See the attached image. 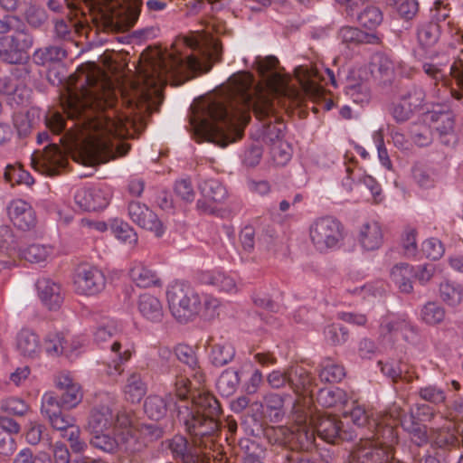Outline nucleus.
<instances>
[{
    "label": "nucleus",
    "instance_id": "f257e3e1",
    "mask_svg": "<svg viewBox=\"0 0 463 463\" xmlns=\"http://www.w3.org/2000/svg\"><path fill=\"white\" fill-rule=\"evenodd\" d=\"M250 110L260 123L262 142L271 146L282 141L284 124L273 99L247 71L232 75L220 93L203 102L191 125L200 139L224 147L242 137Z\"/></svg>",
    "mask_w": 463,
    "mask_h": 463
},
{
    "label": "nucleus",
    "instance_id": "f03ea898",
    "mask_svg": "<svg viewBox=\"0 0 463 463\" xmlns=\"http://www.w3.org/2000/svg\"><path fill=\"white\" fill-rule=\"evenodd\" d=\"M90 85L69 101L66 110L72 122L66 136L60 137L72 158L83 165H96L128 154L130 145L122 137L128 134L129 118L118 108V93L109 82H99L85 75Z\"/></svg>",
    "mask_w": 463,
    "mask_h": 463
},
{
    "label": "nucleus",
    "instance_id": "7ed1b4c3",
    "mask_svg": "<svg viewBox=\"0 0 463 463\" xmlns=\"http://www.w3.org/2000/svg\"><path fill=\"white\" fill-rule=\"evenodd\" d=\"M171 372L178 401L171 393L165 397L149 395L144 402L145 413L151 420H159L175 405L176 419L189 435L213 439V435L218 430L217 418L222 412L219 401L209 392L193 391L192 382L178 368H172Z\"/></svg>",
    "mask_w": 463,
    "mask_h": 463
},
{
    "label": "nucleus",
    "instance_id": "20e7f679",
    "mask_svg": "<svg viewBox=\"0 0 463 463\" xmlns=\"http://www.w3.org/2000/svg\"><path fill=\"white\" fill-rule=\"evenodd\" d=\"M183 43L191 50V53L182 54L175 51L158 55L140 72L138 84L135 88V98L129 102L142 103L148 109L154 95L160 87L167 83V75H178L187 72H207L214 62L220 61L222 47L216 40L204 41L198 33H193L183 40Z\"/></svg>",
    "mask_w": 463,
    "mask_h": 463
},
{
    "label": "nucleus",
    "instance_id": "39448f33",
    "mask_svg": "<svg viewBox=\"0 0 463 463\" xmlns=\"http://www.w3.org/2000/svg\"><path fill=\"white\" fill-rule=\"evenodd\" d=\"M53 392H46L42 399L41 411L50 425L61 432V437L70 442L75 453H81L87 449V443L80 439V430L76 425L75 418L63 411Z\"/></svg>",
    "mask_w": 463,
    "mask_h": 463
},
{
    "label": "nucleus",
    "instance_id": "423d86ee",
    "mask_svg": "<svg viewBox=\"0 0 463 463\" xmlns=\"http://www.w3.org/2000/svg\"><path fill=\"white\" fill-rule=\"evenodd\" d=\"M166 296L172 315L181 323L188 322L201 312V297L187 285H172Z\"/></svg>",
    "mask_w": 463,
    "mask_h": 463
},
{
    "label": "nucleus",
    "instance_id": "0eeeda50",
    "mask_svg": "<svg viewBox=\"0 0 463 463\" xmlns=\"http://www.w3.org/2000/svg\"><path fill=\"white\" fill-rule=\"evenodd\" d=\"M309 238L319 252L338 249L345 239V227L337 219L325 216L316 219L309 227Z\"/></svg>",
    "mask_w": 463,
    "mask_h": 463
},
{
    "label": "nucleus",
    "instance_id": "6e6552de",
    "mask_svg": "<svg viewBox=\"0 0 463 463\" xmlns=\"http://www.w3.org/2000/svg\"><path fill=\"white\" fill-rule=\"evenodd\" d=\"M218 430L213 439L206 437H194V443H191L185 437L175 435L165 441L166 448L170 450L173 458L182 463H208L201 455L196 446L211 448L213 445L216 437L220 431L219 417L217 418ZM192 437V435H190Z\"/></svg>",
    "mask_w": 463,
    "mask_h": 463
},
{
    "label": "nucleus",
    "instance_id": "1a4fd4ad",
    "mask_svg": "<svg viewBox=\"0 0 463 463\" xmlns=\"http://www.w3.org/2000/svg\"><path fill=\"white\" fill-rule=\"evenodd\" d=\"M392 444L383 438L364 437L350 452L347 463H387L392 458Z\"/></svg>",
    "mask_w": 463,
    "mask_h": 463
},
{
    "label": "nucleus",
    "instance_id": "9d476101",
    "mask_svg": "<svg viewBox=\"0 0 463 463\" xmlns=\"http://www.w3.org/2000/svg\"><path fill=\"white\" fill-rule=\"evenodd\" d=\"M130 423L126 413L114 412L108 404H98L90 411L87 429L90 432L112 431L116 434L120 430H127Z\"/></svg>",
    "mask_w": 463,
    "mask_h": 463
},
{
    "label": "nucleus",
    "instance_id": "9b49d317",
    "mask_svg": "<svg viewBox=\"0 0 463 463\" xmlns=\"http://www.w3.org/2000/svg\"><path fill=\"white\" fill-rule=\"evenodd\" d=\"M33 43L34 38L28 28L0 36V60L8 64L22 63L28 59V51Z\"/></svg>",
    "mask_w": 463,
    "mask_h": 463
},
{
    "label": "nucleus",
    "instance_id": "f8f14e48",
    "mask_svg": "<svg viewBox=\"0 0 463 463\" xmlns=\"http://www.w3.org/2000/svg\"><path fill=\"white\" fill-rule=\"evenodd\" d=\"M73 285L78 294L95 296L105 288L106 277L97 267L81 264L75 269Z\"/></svg>",
    "mask_w": 463,
    "mask_h": 463
},
{
    "label": "nucleus",
    "instance_id": "ddd939ff",
    "mask_svg": "<svg viewBox=\"0 0 463 463\" xmlns=\"http://www.w3.org/2000/svg\"><path fill=\"white\" fill-rule=\"evenodd\" d=\"M315 431L327 443L335 444L342 440H352L356 434L345 430L341 420L335 415H320L315 423Z\"/></svg>",
    "mask_w": 463,
    "mask_h": 463
},
{
    "label": "nucleus",
    "instance_id": "4468645a",
    "mask_svg": "<svg viewBox=\"0 0 463 463\" xmlns=\"http://www.w3.org/2000/svg\"><path fill=\"white\" fill-rule=\"evenodd\" d=\"M92 437L90 439V445L106 453H115L125 446L126 451H133L134 449L130 443H135L136 439L129 434L128 430H120L116 434L112 431L90 432Z\"/></svg>",
    "mask_w": 463,
    "mask_h": 463
},
{
    "label": "nucleus",
    "instance_id": "2eb2a0df",
    "mask_svg": "<svg viewBox=\"0 0 463 463\" xmlns=\"http://www.w3.org/2000/svg\"><path fill=\"white\" fill-rule=\"evenodd\" d=\"M128 211L131 221L142 229L153 232L158 238L165 233L163 222L146 204L132 201L128 203Z\"/></svg>",
    "mask_w": 463,
    "mask_h": 463
},
{
    "label": "nucleus",
    "instance_id": "dca6fc26",
    "mask_svg": "<svg viewBox=\"0 0 463 463\" xmlns=\"http://www.w3.org/2000/svg\"><path fill=\"white\" fill-rule=\"evenodd\" d=\"M424 120L430 122V128L436 131L443 145L449 146L457 142L454 116L450 111L428 112Z\"/></svg>",
    "mask_w": 463,
    "mask_h": 463
},
{
    "label": "nucleus",
    "instance_id": "f3484780",
    "mask_svg": "<svg viewBox=\"0 0 463 463\" xmlns=\"http://www.w3.org/2000/svg\"><path fill=\"white\" fill-rule=\"evenodd\" d=\"M59 394L55 395L60 406L65 409L76 407L82 400V392L79 383H75L69 373H60L55 378Z\"/></svg>",
    "mask_w": 463,
    "mask_h": 463
},
{
    "label": "nucleus",
    "instance_id": "a211bd4d",
    "mask_svg": "<svg viewBox=\"0 0 463 463\" xmlns=\"http://www.w3.org/2000/svg\"><path fill=\"white\" fill-rule=\"evenodd\" d=\"M13 224L22 231H31L36 226V215L33 207L24 200H13L7 207Z\"/></svg>",
    "mask_w": 463,
    "mask_h": 463
},
{
    "label": "nucleus",
    "instance_id": "6ab92c4d",
    "mask_svg": "<svg viewBox=\"0 0 463 463\" xmlns=\"http://www.w3.org/2000/svg\"><path fill=\"white\" fill-rule=\"evenodd\" d=\"M404 415V410L397 403H392L388 412L378 414L381 421L380 437L385 441L395 443L398 438L396 428L399 425L402 427V423L408 424L403 419Z\"/></svg>",
    "mask_w": 463,
    "mask_h": 463
},
{
    "label": "nucleus",
    "instance_id": "aec40b11",
    "mask_svg": "<svg viewBox=\"0 0 463 463\" xmlns=\"http://www.w3.org/2000/svg\"><path fill=\"white\" fill-rule=\"evenodd\" d=\"M316 431L307 424L289 427L287 448L296 451H310L316 448Z\"/></svg>",
    "mask_w": 463,
    "mask_h": 463
},
{
    "label": "nucleus",
    "instance_id": "412c9836",
    "mask_svg": "<svg viewBox=\"0 0 463 463\" xmlns=\"http://www.w3.org/2000/svg\"><path fill=\"white\" fill-rule=\"evenodd\" d=\"M75 203L82 211H99L109 203V194L99 188H80L74 195Z\"/></svg>",
    "mask_w": 463,
    "mask_h": 463
},
{
    "label": "nucleus",
    "instance_id": "4be33fe9",
    "mask_svg": "<svg viewBox=\"0 0 463 463\" xmlns=\"http://www.w3.org/2000/svg\"><path fill=\"white\" fill-rule=\"evenodd\" d=\"M78 341L70 340L68 335L61 332H50L44 338L43 347L51 356L65 354L69 356L80 347Z\"/></svg>",
    "mask_w": 463,
    "mask_h": 463
},
{
    "label": "nucleus",
    "instance_id": "5701e85b",
    "mask_svg": "<svg viewBox=\"0 0 463 463\" xmlns=\"http://www.w3.org/2000/svg\"><path fill=\"white\" fill-rule=\"evenodd\" d=\"M36 288L39 298L49 309L60 307L63 300L60 284L48 278H42L37 280Z\"/></svg>",
    "mask_w": 463,
    "mask_h": 463
},
{
    "label": "nucleus",
    "instance_id": "b1692460",
    "mask_svg": "<svg viewBox=\"0 0 463 463\" xmlns=\"http://www.w3.org/2000/svg\"><path fill=\"white\" fill-rule=\"evenodd\" d=\"M350 418L353 423L358 428L366 429L368 433H364V437H376L380 439V418L378 414L370 415L364 408L360 406L354 407L350 411Z\"/></svg>",
    "mask_w": 463,
    "mask_h": 463
},
{
    "label": "nucleus",
    "instance_id": "393cba45",
    "mask_svg": "<svg viewBox=\"0 0 463 463\" xmlns=\"http://www.w3.org/2000/svg\"><path fill=\"white\" fill-rule=\"evenodd\" d=\"M288 385L298 394L308 393L314 396L313 377L302 366H292L288 369Z\"/></svg>",
    "mask_w": 463,
    "mask_h": 463
},
{
    "label": "nucleus",
    "instance_id": "a878e982",
    "mask_svg": "<svg viewBox=\"0 0 463 463\" xmlns=\"http://www.w3.org/2000/svg\"><path fill=\"white\" fill-rule=\"evenodd\" d=\"M358 241L365 250H378L383 242V232L376 222L364 223L360 229Z\"/></svg>",
    "mask_w": 463,
    "mask_h": 463
},
{
    "label": "nucleus",
    "instance_id": "bb28decb",
    "mask_svg": "<svg viewBox=\"0 0 463 463\" xmlns=\"http://www.w3.org/2000/svg\"><path fill=\"white\" fill-rule=\"evenodd\" d=\"M16 349L24 357H38L42 350L39 336L31 330H21L16 336Z\"/></svg>",
    "mask_w": 463,
    "mask_h": 463
},
{
    "label": "nucleus",
    "instance_id": "cd10ccee",
    "mask_svg": "<svg viewBox=\"0 0 463 463\" xmlns=\"http://www.w3.org/2000/svg\"><path fill=\"white\" fill-rule=\"evenodd\" d=\"M175 354L181 363L186 364L194 372L193 376L194 380L198 383V387H192V390L200 391L199 387L204 382V374L198 366L196 354L193 347L187 345H178L175 348Z\"/></svg>",
    "mask_w": 463,
    "mask_h": 463
},
{
    "label": "nucleus",
    "instance_id": "c85d7f7f",
    "mask_svg": "<svg viewBox=\"0 0 463 463\" xmlns=\"http://www.w3.org/2000/svg\"><path fill=\"white\" fill-rule=\"evenodd\" d=\"M378 365L382 373L390 377L393 383L404 381L410 383H412L414 379H418V375L415 374L412 367L407 364L399 363L398 364H394L392 362L383 363V361H379Z\"/></svg>",
    "mask_w": 463,
    "mask_h": 463
},
{
    "label": "nucleus",
    "instance_id": "c756f323",
    "mask_svg": "<svg viewBox=\"0 0 463 463\" xmlns=\"http://www.w3.org/2000/svg\"><path fill=\"white\" fill-rule=\"evenodd\" d=\"M339 39L348 45L376 44L380 42L374 33H365L356 27L345 26L338 33Z\"/></svg>",
    "mask_w": 463,
    "mask_h": 463
},
{
    "label": "nucleus",
    "instance_id": "7c9ffc66",
    "mask_svg": "<svg viewBox=\"0 0 463 463\" xmlns=\"http://www.w3.org/2000/svg\"><path fill=\"white\" fill-rule=\"evenodd\" d=\"M38 163L49 175H53L65 165V157L61 148L54 143L47 146L41 154Z\"/></svg>",
    "mask_w": 463,
    "mask_h": 463
},
{
    "label": "nucleus",
    "instance_id": "2f4dec72",
    "mask_svg": "<svg viewBox=\"0 0 463 463\" xmlns=\"http://www.w3.org/2000/svg\"><path fill=\"white\" fill-rule=\"evenodd\" d=\"M137 307L143 317L151 322H159L163 317L160 300L150 294H143L139 297Z\"/></svg>",
    "mask_w": 463,
    "mask_h": 463
},
{
    "label": "nucleus",
    "instance_id": "473e14b6",
    "mask_svg": "<svg viewBox=\"0 0 463 463\" xmlns=\"http://www.w3.org/2000/svg\"><path fill=\"white\" fill-rule=\"evenodd\" d=\"M201 279L204 284L212 285L220 291L236 292L237 290L236 279L222 271L213 270L204 272Z\"/></svg>",
    "mask_w": 463,
    "mask_h": 463
},
{
    "label": "nucleus",
    "instance_id": "72a5a7b5",
    "mask_svg": "<svg viewBox=\"0 0 463 463\" xmlns=\"http://www.w3.org/2000/svg\"><path fill=\"white\" fill-rule=\"evenodd\" d=\"M413 267L407 263L395 265L391 270V279L398 287L401 292L411 293L412 291Z\"/></svg>",
    "mask_w": 463,
    "mask_h": 463
},
{
    "label": "nucleus",
    "instance_id": "f704fd0d",
    "mask_svg": "<svg viewBox=\"0 0 463 463\" xmlns=\"http://www.w3.org/2000/svg\"><path fill=\"white\" fill-rule=\"evenodd\" d=\"M370 70L374 78L383 81H388L393 76L394 64L387 55L376 53L372 59Z\"/></svg>",
    "mask_w": 463,
    "mask_h": 463
},
{
    "label": "nucleus",
    "instance_id": "c9c22d12",
    "mask_svg": "<svg viewBox=\"0 0 463 463\" xmlns=\"http://www.w3.org/2000/svg\"><path fill=\"white\" fill-rule=\"evenodd\" d=\"M440 36V26L434 21L420 24L417 29V39L423 49L433 47Z\"/></svg>",
    "mask_w": 463,
    "mask_h": 463
},
{
    "label": "nucleus",
    "instance_id": "e433bc0d",
    "mask_svg": "<svg viewBox=\"0 0 463 463\" xmlns=\"http://www.w3.org/2000/svg\"><path fill=\"white\" fill-rule=\"evenodd\" d=\"M278 65L279 60L275 56H268L258 61V71L260 74L272 88L283 83L281 76L276 71Z\"/></svg>",
    "mask_w": 463,
    "mask_h": 463
},
{
    "label": "nucleus",
    "instance_id": "4c0bfd02",
    "mask_svg": "<svg viewBox=\"0 0 463 463\" xmlns=\"http://www.w3.org/2000/svg\"><path fill=\"white\" fill-rule=\"evenodd\" d=\"M198 186L202 195L208 201L221 203L227 198L226 188L219 180L204 179Z\"/></svg>",
    "mask_w": 463,
    "mask_h": 463
},
{
    "label": "nucleus",
    "instance_id": "58836bf2",
    "mask_svg": "<svg viewBox=\"0 0 463 463\" xmlns=\"http://www.w3.org/2000/svg\"><path fill=\"white\" fill-rule=\"evenodd\" d=\"M316 397L317 402L326 408L345 404L348 400L346 392L338 387L321 388L317 391Z\"/></svg>",
    "mask_w": 463,
    "mask_h": 463
},
{
    "label": "nucleus",
    "instance_id": "ea45409f",
    "mask_svg": "<svg viewBox=\"0 0 463 463\" xmlns=\"http://www.w3.org/2000/svg\"><path fill=\"white\" fill-rule=\"evenodd\" d=\"M319 378L326 383H338L345 376L342 364L335 363L331 357H325L319 364Z\"/></svg>",
    "mask_w": 463,
    "mask_h": 463
},
{
    "label": "nucleus",
    "instance_id": "a19ab883",
    "mask_svg": "<svg viewBox=\"0 0 463 463\" xmlns=\"http://www.w3.org/2000/svg\"><path fill=\"white\" fill-rule=\"evenodd\" d=\"M305 80H301V85L304 92L310 98H318L322 92V88L317 84V80H323L327 83L324 75L317 68H310L306 70Z\"/></svg>",
    "mask_w": 463,
    "mask_h": 463
},
{
    "label": "nucleus",
    "instance_id": "79ce46f5",
    "mask_svg": "<svg viewBox=\"0 0 463 463\" xmlns=\"http://www.w3.org/2000/svg\"><path fill=\"white\" fill-rule=\"evenodd\" d=\"M129 274L131 279L140 288H148L158 282L156 272L143 263H136Z\"/></svg>",
    "mask_w": 463,
    "mask_h": 463
},
{
    "label": "nucleus",
    "instance_id": "37998d69",
    "mask_svg": "<svg viewBox=\"0 0 463 463\" xmlns=\"http://www.w3.org/2000/svg\"><path fill=\"white\" fill-rule=\"evenodd\" d=\"M67 55V52L61 46L51 45L36 50L33 55V61L39 65L61 61Z\"/></svg>",
    "mask_w": 463,
    "mask_h": 463
},
{
    "label": "nucleus",
    "instance_id": "c03bdc74",
    "mask_svg": "<svg viewBox=\"0 0 463 463\" xmlns=\"http://www.w3.org/2000/svg\"><path fill=\"white\" fill-rule=\"evenodd\" d=\"M430 443L433 449H449L457 445L458 439L449 429H430Z\"/></svg>",
    "mask_w": 463,
    "mask_h": 463
},
{
    "label": "nucleus",
    "instance_id": "a18cd8bd",
    "mask_svg": "<svg viewBox=\"0 0 463 463\" xmlns=\"http://www.w3.org/2000/svg\"><path fill=\"white\" fill-rule=\"evenodd\" d=\"M124 392L127 399L131 402H137L142 399L146 392V387L138 373L133 372L128 375Z\"/></svg>",
    "mask_w": 463,
    "mask_h": 463
},
{
    "label": "nucleus",
    "instance_id": "49530a36",
    "mask_svg": "<svg viewBox=\"0 0 463 463\" xmlns=\"http://www.w3.org/2000/svg\"><path fill=\"white\" fill-rule=\"evenodd\" d=\"M240 383L238 371L227 369L222 373L216 383V388L222 396L233 394Z\"/></svg>",
    "mask_w": 463,
    "mask_h": 463
},
{
    "label": "nucleus",
    "instance_id": "de8ad7c7",
    "mask_svg": "<svg viewBox=\"0 0 463 463\" xmlns=\"http://www.w3.org/2000/svg\"><path fill=\"white\" fill-rule=\"evenodd\" d=\"M234 355L235 350L231 344H215L212 346L210 360L214 366L221 367L229 364Z\"/></svg>",
    "mask_w": 463,
    "mask_h": 463
},
{
    "label": "nucleus",
    "instance_id": "09e8293b",
    "mask_svg": "<svg viewBox=\"0 0 463 463\" xmlns=\"http://www.w3.org/2000/svg\"><path fill=\"white\" fill-rule=\"evenodd\" d=\"M445 317L446 311L444 307L437 302H427L420 310L421 320L430 326L442 323Z\"/></svg>",
    "mask_w": 463,
    "mask_h": 463
},
{
    "label": "nucleus",
    "instance_id": "8fccbe9b",
    "mask_svg": "<svg viewBox=\"0 0 463 463\" xmlns=\"http://www.w3.org/2000/svg\"><path fill=\"white\" fill-rule=\"evenodd\" d=\"M361 26L369 30H374L383 22V13L375 5H367L356 18Z\"/></svg>",
    "mask_w": 463,
    "mask_h": 463
},
{
    "label": "nucleus",
    "instance_id": "3c124183",
    "mask_svg": "<svg viewBox=\"0 0 463 463\" xmlns=\"http://www.w3.org/2000/svg\"><path fill=\"white\" fill-rule=\"evenodd\" d=\"M440 298L449 306H458L463 299V288L460 285L450 281L440 283L439 286Z\"/></svg>",
    "mask_w": 463,
    "mask_h": 463
},
{
    "label": "nucleus",
    "instance_id": "603ef678",
    "mask_svg": "<svg viewBox=\"0 0 463 463\" xmlns=\"http://www.w3.org/2000/svg\"><path fill=\"white\" fill-rule=\"evenodd\" d=\"M401 99L417 113L422 110L425 106L426 93L421 87L413 85L402 94Z\"/></svg>",
    "mask_w": 463,
    "mask_h": 463
},
{
    "label": "nucleus",
    "instance_id": "864d4df0",
    "mask_svg": "<svg viewBox=\"0 0 463 463\" xmlns=\"http://www.w3.org/2000/svg\"><path fill=\"white\" fill-rule=\"evenodd\" d=\"M52 253V248L42 244H32L19 252L21 259L31 263L45 261Z\"/></svg>",
    "mask_w": 463,
    "mask_h": 463
},
{
    "label": "nucleus",
    "instance_id": "5fc2aeb1",
    "mask_svg": "<svg viewBox=\"0 0 463 463\" xmlns=\"http://www.w3.org/2000/svg\"><path fill=\"white\" fill-rule=\"evenodd\" d=\"M110 230L115 237L124 242L129 244H136L137 242V234L135 230L122 220H113L110 223Z\"/></svg>",
    "mask_w": 463,
    "mask_h": 463
},
{
    "label": "nucleus",
    "instance_id": "6e6d98bb",
    "mask_svg": "<svg viewBox=\"0 0 463 463\" xmlns=\"http://www.w3.org/2000/svg\"><path fill=\"white\" fill-rule=\"evenodd\" d=\"M386 5L393 7L399 15L405 19H412L419 10V5L416 0H385Z\"/></svg>",
    "mask_w": 463,
    "mask_h": 463
},
{
    "label": "nucleus",
    "instance_id": "4d7b16f0",
    "mask_svg": "<svg viewBox=\"0 0 463 463\" xmlns=\"http://www.w3.org/2000/svg\"><path fill=\"white\" fill-rule=\"evenodd\" d=\"M28 90L9 76L0 78V93L7 96H17L21 102L24 101Z\"/></svg>",
    "mask_w": 463,
    "mask_h": 463
},
{
    "label": "nucleus",
    "instance_id": "13d9d810",
    "mask_svg": "<svg viewBox=\"0 0 463 463\" xmlns=\"http://www.w3.org/2000/svg\"><path fill=\"white\" fill-rule=\"evenodd\" d=\"M402 428L410 433L411 441L417 446L430 442V433L425 425L410 420L408 424L402 423Z\"/></svg>",
    "mask_w": 463,
    "mask_h": 463
},
{
    "label": "nucleus",
    "instance_id": "bf43d9fd",
    "mask_svg": "<svg viewBox=\"0 0 463 463\" xmlns=\"http://www.w3.org/2000/svg\"><path fill=\"white\" fill-rule=\"evenodd\" d=\"M417 394L421 400L435 405L443 403L446 400L443 389L434 384L421 386Z\"/></svg>",
    "mask_w": 463,
    "mask_h": 463
},
{
    "label": "nucleus",
    "instance_id": "052dcab7",
    "mask_svg": "<svg viewBox=\"0 0 463 463\" xmlns=\"http://www.w3.org/2000/svg\"><path fill=\"white\" fill-rule=\"evenodd\" d=\"M324 334L326 340L332 345H344L349 338L348 329L339 324L327 326Z\"/></svg>",
    "mask_w": 463,
    "mask_h": 463
},
{
    "label": "nucleus",
    "instance_id": "680f3d73",
    "mask_svg": "<svg viewBox=\"0 0 463 463\" xmlns=\"http://www.w3.org/2000/svg\"><path fill=\"white\" fill-rule=\"evenodd\" d=\"M4 177L6 182L12 184L13 185L14 184H24L30 185L33 183V177L27 171L22 169L21 167H15L12 165H8L5 167Z\"/></svg>",
    "mask_w": 463,
    "mask_h": 463
},
{
    "label": "nucleus",
    "instance_id": "e2e57ef3",
    "mask_svg": "<svg viewBox=\"0 0 463 463\" xmlns=\"http://www.w3.org/2000/svg\"><path fill=\"white\" fill-rule=\"evenodd\" d=\"M27 28L24 21L17 15L4 14L0 16V35L5 36L8 33H14Z\"/></svg>",
    "mask_w": 463,
    "mask_h": 463
},
{
    "label": "nucleus",
    "instance_id": "0e129e2a",
    "mask_svg": "<svg viewBox=\"0 0 463 463\" xmlns=\"http://www.w3.org/2000/svg\"><path fill=\"white\" fill-rule=\"evenodd\" d=\"M289 428L286 426H268L263 430V434L270 444H278L287 447Z\"/></svg>",
    "mask_w": 463,
    "mask_h": 463
},
{
    "label": "nucleus",
    "instance_id": "69168bd1",
    "mask_svg": "<svg viewBox=\"0 0 463 463\" xmlns=\"http://www.w3.org/2000/svg\"><path fill=\"white\" fill-rule=\"evenodd\" d=\"M411 137L414 143L419 146H426L432 142V133L430 126L424 124H413L411 127Z\"/></svg>",
    "mask_w": 463,
    "mask_h": 463
},
{
    "label": "nucleus",
    "instance_id": "338daca9",
    "mask_svg": "<svg viewBox=\"0 0 463 463\" xmlns=\"http://www.w3.org/2000/svg\"><path fill=\"white\" fill-rule=\"evenodd\" d=\"M266 412L269 413V417H273L276 420H279L284 412H283V405L284 400L283 398L277 393H270L265 396L264 398Z\"/></svg>",
    "mask_w": 463,
    "mask_h": 463
},
{
    "label": "nucleus",
    "instance_id": "774afa93",
    "mask_svg": "<svg viewBox=\"0 0 463 463\" xmlns=\"http://www.w3.org/2000/svg\"><path fill=\"white\" fill-rule=\"evenodd\" d=\"M77 24L71 20H57L54 25L55 38L61 41H72L75 34Z\"/></svg>",
    "mask_w": 463,
    "mask_h": 463
}]
</instances>
